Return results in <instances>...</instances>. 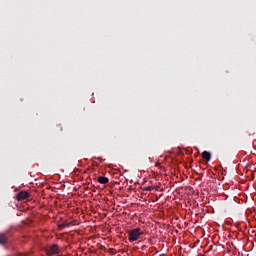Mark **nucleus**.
I'll list each match as a JSON object with an SVG mask.
<instances>
[{
	"label": "nucleus",
	"instance_id": "nucleus-5",
	"mask_svg": "<svg viewBox=\"0 0 256 256\" xmlns=\"http://www.w3.org/2000/svg\"><path fill=\"white\" fill-rule=\"evenodd\" d=\"M7 241H8L7 235L0 234V245H7Z\"/></svg>",
	"mask_w": 256,
	"mask_h": 256
},
{
	"label": "nucleus",
	"instance_id": "nucleus-2",
	"mask_svg": "<svg viewBox=\"0 0 256 256\" xmlns=\"http://www.w3.org/2000/svg\"><path fill=\"white\" fill-rule=\"evenodd\" d=\"M47 255H59V245L53 244L46 248Z\"/></svg>",
	"mask_w": 256,
	"mask_h": 256
},
{
	"label": "nucleus",
	"instance_id": "nucleus-7",
	"mask_svg": "<svg viewBox=\"0 0 256 256\" xmlns=\"http://www.w3.org/2000/svg\"><path fill=\"white\" fill-rule=\"evenodd\" d=\"M71 225H73V222H63L59 227L60 229H65V227H71Z\"/></svg>",
	"mask_w": 256,
	"mask_h": 256
},
{
	"label": "nucleus",
	"instance_id": "nucleus-4",
	"mask_svg": "<svg viewBox=\"0 0 256 256\" xmlns=\"http://www.w3.org/2000/svg\"><path fill=\"white\" fill-rule=\"evenodd\" d=\"M98 183H100L101 185H107V183H109V178L105 177V176H99L97 178Z\"/></svg>",
	"mask_w": 256,
	"mask_h": 256
},
{
	"label": "nucleus",
	"instance_id": "nucleus-3",
	"mask_svg": "<svg viewBox=\"0 0 256 256\" xmlns=\"http://www.w3.org/2000/svg\"><path fill=\"white\" fill-rule=\"evenodd\" d=\"M17 201H25V199H29V192L20 191L16 196Z\"/></svg>",
	"mask_w": 256,
	"mask_h": 256
},
{
	"label": "nucleus",
	"instance_id": "nucleus-6",
	"mask_svg": "<svg viewBox=\"0 0 256 256\" xmlns=\"http://www.w3.org/2000/svg\"><path fill=\"white\" fill-rule=\"evenodd\" d=\"M202 158H204L205 161H211V152H208V151L202 152Z\"/></svg>",
	"mask_w": 256,
	"mask_h": 256
},
{
	"label": "nucleus",
	"instance_id": "nucleus-8",
	"mask_svg": "<svg viewBox=\"0 0 256 256\" xmlns=\"http://www.w3.org/2000/svg\"><path fill=\"white\" fill-rule=\"evenodd\" d=\"M155 189V186H147L144 188V191H153Z\"/></svg>",
	"mask_w": 256,
	"mask_h": 256
},
{
	"label": "nucleus",
	"instance_id": "nucleus-1",
	"mask_svg": "<svg viewBox=\"0 0 256 256\" xmlns=\"http://www.w3.org/2000/svg\"><path fill=\"white\" fill-rule=\"evenodd\" d=\"M143 235V232H141V228H135L128 232V240L130 243H133L135 241H138V239Z\"/></svg>",
	"mask_w": 256,
	"mask_h": 256
}]
</instances>
